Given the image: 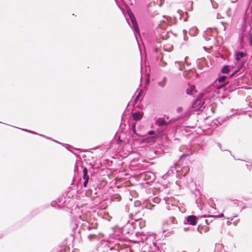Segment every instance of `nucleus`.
I'll list each match as a JSON object with an SVG mask.
<instances>
[{
    "instance_id": "nucleus-6",
    "label": "nucleus",
    "mask_w": 252,
    "mask_h": 252,
    "mask_svg": "<svg viewBox=\"0 0 252 252\" xmlns=\"http://www.w3.org/2000/svg\"><path fill=\"white\" fill-rule=\"evenodd\" d=\"M195 90L194 86L192 85L189 86V87L187 90V92L188 94H192L193 92Z\"/></svg>"
},
{
    "instance_id": "nucleus-11",
    "label": "nucleus",
    "mask_w": 252,
    "mask_h": 252,
    "mask_svg": "<svg viewBox=\"0 0 252 252\" xmlns=\"http://www.w3.org/2000/svg\"><path fill=\"white\" fill-rule=\"evenodd\" d=\"M92 190L90 189L87 190L86 192V194H87V195H92Z\"/></svg>"
},
{
    "instance_id": "nucleus-1",
    "label": "nucleus",
    "mask_w": 252,
    "mask_h": 252,
    "mask_svg": "<svg viewBox=\"0 0 252 252\" xmlns=\"http://www.w3.org/2000/svg\"><path fill=\"white\" fill-rule=\"evenodd\" d=\"M177 223V221L175 217H171L166 220L163 223V226L168 230L169 228H172L173 226Z\"/></svg>"
},
{
    "instance_id": "nucleus-17",
    "label": "nucleus",
    "mask_w": 252,
    "mask_h": 252,
    "mask_svg": "<svg viewBox=\"0 0 252 252\" xmlns=\"http://www.w3.org/2000/svg\"><path fill=\"white\" fill-rule=\"evenodd\" d=\"M251 45L252 46V39H251Z\"/></svg>"
},
{
    "instance_id": "nucleus-13",
    "label": "nucleus",
    "mask_w": 252,
    "mask_h": 252,
    "mask_svg": "<svg viewBox=\"0 0 252 252\" xmlns=\"http://www.w3.org/2000/svg\"><path fill=\"white\" fill-rule=\"evenodd\" d=\"M148 133H149V134L152 135V134H154L155 133V132L153 130H151Z\"/></svg>"
},
{
    "instance_id": "nucleus-2",
    "label": "nucleus",
    "mask_w": 252,
    "mask_h": 252,
    "mask_svg": "<svg viewBox=\"0 0 252 252\" xmlns=\"http://www.w3.org/2000/svg\"><path fill=\"white\" fill-rule=\"evenodd\" d=\"M197 218L195 216H189L187 219V221L188 224L192 225H195L197 223Z\"/></svg>"
},
{
    "instance_id": "nucleus-5",
    "label": "nucleus",
    "mask_w": 252,
    "mask_h": 252,
    "mask_svg": "<svg viewBox=\"0 0 252 252\" xmlns=\"http://www.w3.org/2000/svg\"><path fill=\"white\" fill-rule=\"evenodd\" d=\"M202 229H204V232H207L209 230V227L207 226H205L204 227H203V226H201L200 225L198 226L197 229H198V231L200 233H202Z\"/></svg>"
},
{
    "instance_id": "nucleus-14",
    "label": "nucleus",
    "mask_w": 252,
    "mask_h": 252,
    "mask_svg": "<svg viewBox=\"0 0 252 252\" xmlns=\"http://www.w3.org/2000/svg\"><path fill=\"white\" fill-rule=\"evenodd\" d=\"M181 110H182V108L181 107H179V108H177V111L178 112H180V111H181Z\"/></svg>"
},
{
    "instance_id": "nucleus-9",
    "label": "nucleus",
    "mask_w": 252,
    "mask_h": 252,
    "mask_svg": "<svg viewBox=\"0 0 252 252\" xmlns=\"http://www.w3.org/2000/svg\"><path fill=\"white\" fill-rule=\"evenodd\" d=\"M222 72L223 73H228L229 72L228 66H224L222 68Z\"/></svg>"
},
{
    "instance_id": "nucleus-10",
    "label": "nucleus",
    "mask_w": 252,
    "mask_h": 252,
    "mask_svg": "<svg viewBox=\"0 0 252 252\" xmlns=\"http://www.w3.org/2000/svg\"><path fill=\"white\" fill-rule=\"evenodd\" d=\"M84 178L85 179H88V176H87V169L85 168L83 170Z\"/></svg>"
},
{
    "instance_id": "nucleus-3",
    "label": "nucleus",
    "mask_w": 252,
    "mask_h": 252,
    "mask_svg": "<svg viewBox=\"0 0 252 252\" xmlns=\"http://www.w3.org/2000/svg\"><path fill=\"white\" fill-rule=\"evenodd\" d=\"M128 14H129V17L131 19V23L133 25V29H134V30L136 32H139L138 25L136 23V20H135L133 15L130 12L128 13Z\"/></svg>"
},
{
    "instance_id": "nucleus-15",
    "label": "nucleus",
    "mask_w": 252,
    "mask_h": 252,
    "mask_svg": "<svg viewBox=\"0 0 252 252\" xmlns=\"http://www.w3.org/2000/svg\"><path fill=\"white\" fill-rule=\"evenodd\" d=\"M85 180H86V181H85V182H84V185H85V186L86 185V184H87V182H88V179H85Z\"/></svg>"
},
{
    "instance_id": "nucleus-7",
    "label": "nucleus",
    "mask_w": 252,
    "mask_h": 252,
    "mask_svg": "<svg viewBox=\"0 0 252 252\" xmlns=\"http://www.w3.org/2000/svg\"><path fill=\"white\" fill-rule=\"evenodd\" d=\"M156 124L158 126H162L165 124V122L163 119L159 118L157 120Z\"/></svg>"
},
{
    "instance_id": "nucleus-4",
    "label": "nucleus",
    "mask_w": 252,
    "mask_h": 252,
    "mask_svg": "<svg viewBox=\"0 0 252 252\" xmlns=\"http://www.w3.org/2000/svg\"><path fill=\"white\" fill-rule=\"evenodd\" d=\"M143 116V114L140 112H135L132 114V117L135 121L140 120Z\"/></svg>"
},
{
    "instance_id": "nucleus-8",
    "label": "nucleus",
    "mask_w": 252,
    "mask_h": 252,
    "mask_svg": "<svg viewBox=\"0 0 252 252\" xmlns=\"http://www.w3.org/2000/svg\"><path fill=\"white\" fill-rule=\"evenodd\" d=\"M244 56V54L242 52L237 53L236 54V59L237 61H239L241 58L243 57Z\"/></svg>"
},
{
    "instance_id": "nucleus-12",
    "label": "nucleus",
    "mask_w": 252,
    "mask_h": 252,
    "mask_svg": "<svg viewBox=\"0 0 252 252\" xmlns=\"http://www.w3.org/2000/svg\"><path fill=\"white\" fill-rule=\"evenodd\" d=\"M225 78H226L225 76H222L219 79V82H223V81L225 80Z\"/></svg>"
},
{
    "instance_id": "nucleus-16",
    "label": "nucleus",
    "mask_w": 252,
    "mask_h": 252,
    "mask_svg": "<svg viewBox=\"0 0 252 252\" xmlns=\"http://www.w3.org/2000/svg\"><path fill=\"white\" fill-rule=\"evenodd\" d=\"M223 217V215L222 214H221L220 216V217L221 218V217Z\"/></svg>"
}]
</instances>
